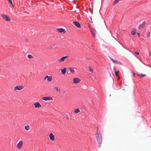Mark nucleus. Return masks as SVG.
Masks as SVG:
<instances>
[{
  "label": "nucleus",
  "instance_id": "1a4fd4ad",
  "mask_svg": "<svg viewBox=\"0 0 151 151\" xmlns=\"http://www.w3.org/2000/svg\"><path fill=\"white\" fill-rule=\"evenodd\" d=\"M23 142L22 141H20L17 145H16V147H17L19 149H20L22 145H23Z\"/></svg>",
  "mask_w": 151,
  "mask_h": 151
},
{
  "label": "nucleus",
  "instance_id": "6ab92c4d",
  "mask_svg": "<svg viewBox=\"0 0 151 151\" xmlns=\"http://www.w3.org/2000/svg\"><path fill=\"white\" fill-rule=\"evenodd\" d=\"M150 32L149 31H147V37H150Z\"/></svg>",
  "mask_w": 151,
  "mask_h": 151
},
{
  "label": "nucleus",
  "instance_id": "412c9836",
  "mask_svg": "<svg viewBox=\"0 0 151 151\" xmlns=\"http://www.w3.org/2000/svg\"><path fill=\"white\" fill-rule=\"evenodd\" d=\"M27 57L29 59H31L33 58V57L31 55H28L27 56Z\"/></svg>",
  "mask_w": 151,
  "mask_h": 151
},
{
  "label": "nucleus",
  "instance_id": "a878e982",
  "mask_svg": "<svg viewBox=\"0 0 151 151\" xmlns=\"http://www.w3.org/2000/svg\"><path fill=\"white\" fill-rule=\"evenodd\" d=\"M144 26L142 24L140 25L139 27V29H140L141 28L143 27Z\"/></svg>",
  "mask_w": 151,
  "mask_h": 151
},
{
  "label": "nucleus",
  "instance_id": "f03ea898",
  "mask_svg": "<svg viewBox=\"0 0 151 151\" xmlns=\"http://www.w3.org/2000/svg\"><path fill=\"white\" fill-rule=\"evenodd\" d=\"M24 88V86L23 85H17L14 87V89L15 91H20L23 89Z\"/></svg>",
  "mask_w": 151,
  "mask_h": 151
},
{
  "label": "nucleus",
  "instance_id": "423d86ee",
  "mask_svg": "<svg viewBox=\"0 0 151 151\" xmlns=\"http://www.w3.org/2000/svg\"><path fill=\"white\" fill-rule=\"evenodd\" d=\"M90 31L92 34L93 37L95 38L96 37V30L93 28H90Z\"/></svg>",
  "mask_w": 151,
  "mask_h": 151
},
{
  "label": "nucleus",
  "instance_id": "dca6fc26",
  "mask_svg": "<svg viewBox=\"0 0 151 151\" xmlns=\"http://www.w3.org/2000/svg\"><path fill=\"white\" fill-rule=\"evenodd\" d=\"M80 112V110L78 109H76L74 111V112L75 113H79Z\"/></svg>",
  "mask_w": 151,
  "mask_h": 151
},
{
  "label": "nucleus",
  "instance_id": "0eeeda50",
  "mask_svg": "<svg viewBox=\"0 0 151 151\" xmlns=\"http://www.w3.org/2000/svg\"><path fill=\"white\" fill-rule=\"evenodd\" d=\"M68 57L69 56L68 55L63 56V57H62L61 58H60L58 60V61L60 63H61L63 62H64V61L67 58H68Z\"/></svg>",
  "mask_w": 151,
  "mask_h": 151
},
{
  "label": "nucleus",
  "instance_id": "473e14b6",
  "mask_svg": "<svg viewBox=\"0 0 151 151\" xmlns=\"http://www.w3.org/2000/svg\"><path fill=\"white\" fill-rule=\"evenodd\" d=\"M117 77V81H118L119 79V76H118Z\"/></svg>",
  "mask_w": 151,
  "mask_h": 151
},
{
  "label": "nucleus",
  "instance_id": "b1692460",
  "mask_svg": "<svg viewBox=\"0 0 151 151\" xmlns=\"http://www.w3.org/2000/svg\"><path fill=\"white\" fill-rule=\"evenodd\" d=\"M110 79L111 80V81L113 83H114V79H113V78L111 76V75L110 74Z\"/></svg>",
  "mask_w": 151,
  "mask_h": 151
},
{
  "label": "nucleus",
  "instance_id": "cd10ccee",
  "mask_svg": "<svg viewBox=\"0 0 151 151\" xmlns=\"http://www.w3.org/2000/svg\"><path fill=\"white\" fill-rule=\"evenodd\" d=\"M141 77H144L145 76H146V75H145V74H141Z\"/></svg>",
  "mask_w": 151,
  "mask_h": 151
},
{
  "label": "nucleus",
  "instance_id": "20e7f679",
  "mask_svg": "<svg viewBox=\"0 0 151 151\" xmlns=\"http://www.w3.org/2000/svg\"><path fill=\"white\" fill-rule=\"evenodd\" d=\"M52 80V77L51 76H49L46 75L44 79V80L48 82H50Z\"/></svg>",
  "mask_w": 151,
  "mask_h": 151
},
{
  "label": "nucleus",
  "instance_id": "9b49d317",
  "mask_svg": "<svg viewBox=\"0 0 151 151\" xmlns=\"http://www.w3.org/2000/svg\"><path fill=\"white\" fill-rule=\"evenodd\" d=\"M50 138V140L54 141L55 140V136L52 133H51L49 135Z\"/></svg>",
  "mask_w": 151,
  "mask_h": 151
},
{
  "label": "nucleus",
  "instance_id": "72a5a7b5",
  "mask_svg": "<svg viewBox=\"0 0 151 151\" xmlns=\"http://www.w3.org/2000/svg\"><path fill=\"white\" fill-rule=\"evenodd\" d=\"M137 35H138V36L139 37L140 36V33H137Z\"/></svg>",
  "mask_w": 151,
  "mask_h": 151
},
{
  "label": "nucleus",
  "instance_id": "c9c22d12",
  "mask_svg": "<svg viewBox=\"0 0 151 151\" xmlns=\"http://www.w3.org/2000/svg\"><path fill=\"white\" fill-rule=\"evenodd\" d=\"M133 74H134V77H135V74L134 73Z\"/></svg>",
  "mask_w": 151,
  "mask_h": 151
},
{
  "label": "nucleus",
  "instance_id": "2eb2a0df",
  "mask_svg": "<svg viewBox=\"0 0 151 151\" xmlns=\"http://www.w3.org/2000/svg\"><path fill=\"white\" fill-rule=\"evenodd\" d=\"M69 70L70 72L72 73H75V71L74 69L72 68H69Z\"/></svg>",
  "mask_w": 151,
  "mask_h": 151
},
{
  "label": "nucleus",
  "instance_id": "f704fd0d",
  "mask_svg": "<svg viewBox=\"0 0 151 151\" xmlns=\"http://www.w3.org/2000/svg\"><path fill=\"white\" fill-rule=\"evenodd\" d=\"M149 55L150 56H151V52H150V53H149Z\"/></svg>",
  "mask_w": 151,
  "mask_h": 151
},
{
  "label": "nucleus",
  "instance_id": "39448f33",
  "mask_svg": "<svg viewBox=\"0 0 151 151\" xmlns=\"http://www.w3.org/2000/svg\"><path fill=\"white\" fill-rule=\"evenodd\" d=\"M81 81V80L78 78H75L73 79V83L76 84L80 82Z\"/></svg>",
  "mask_w": 151,
  "mask_h": 151
},
{
  "label": "nucleus",
  "instance_id": "f257e3e1",
  "mask_svg": "<svg viewBox=\"0 0 151 151\" xmlns=\"http://www.w3.org/2000/svg\"><path fill=\"white\" fill-rule=\"evenodd\" d=\"M96 137L97 138V142H98L99 145L100 146L102 141V137L101 134L99 133H98V130L96 134Z\"/></svg>",
  "mask_w": 151,
  "mask_h": 151
},
{
  "label": "nucleus",
  "instance_id": "6e6552de",
  "mask_svg": "<svg viewBox=\"0 0 151 151\" xmlns=\"http://www.w3.org/2000/svg\"><path fill=\"white\" fill-rule=\"evenodd\" d=\"M42 99L45 101H50L52 100V97L50 96L44 97L42 98Z\"/></svg>",
  "mask_w": 151,
  "mask_h": 151
},
{
  "label": "nucleus",
  "instance_id": "aec40b11",
  "mask_svg": "<svg viewBox=\"0 0 151 151\" xmlns=\"http://www.w3.org/2000/svg\"><path fill=\"white\" fill-rule=\"evenodd\" d=\"M136 31L134 30L132 31L131 32V34L132 35H135L136 34Z\"/></svg>",
  "mask_w": 151,
  "mask_h": 151
},
{
  "label": "nucleus",
  "instance_id": "5701e85b",
  "mask_svg": "<svg viewBox=\"0 0 151 151\" xmlns=\"http://www.w3.org/2000/svg\"><path fill=\"white\" fill-rule=\"evenodd\" d=\"M25 129L27 130H28L29 129V127L28 125L24 127Z\"/></svg>",
  "mask_w": 151,
  "mask_h": 151
},
{
  "label": "nucleus",
  "instance_id": "c756f323",
  "mask_svg": "<svg viewBox=\"0 0 151 151\" xmlns=\"http://www.w3.org/2000/svg\"><path fill=\"white\" fill-rule=\"evenodd\" d=\"M135 53L137 54V55H139V52H135Z\"/></svg>",
  "mask_w": 151,
  "mask_h": 151
},
{
  "label": "nucleus",
  "instance_id": "7ed1b4c3",
  "mask_svg": "<svg viewBox=\"0 0 151 151\" xmlns=\"http://www.w3.org/2000/svg\"><path fill=\"white\" fill-rule=\"evenodd\" d=\"M1 16L3 19L6 21L9 22L11 20L10 18L7 15H6L4 14H2Z\"/></svg>",
  "mask_w": 151,
  "mask_h": 151
},
{
  "label": "nucleus",
  "instance_id": "4be33fe9",
  "mask_svg": "<svg viewBox=\"0 0 151 151\" xmlns=\"http://www.w3.org/2000/svg\"><path fill=\"white\" fill-rule=\"evenodd\" d=\"M111 59L112 60V61L114 63H118V62L117 60H114L112 58H111Z\"/></svg>",
  "mask_w": 151,
  "mask_h": 151
},
{
  "label": "nucleus",
  "instance_id": "9d476101",
  "mask_svg": "<svg viewBox=\"0 0 151 151\" xmlns=\"http://www.w3.org/2000/svg\"><path fill=\"white\" fill-rule=\"evenodd\" d=\"M73 24L78 27L80 28L81 27L80 24L78 22L74 21L73 22Z\"/></svg>",
  "mask_w": 151,
  "mask_h": 151
},
{
  "label": "nucleus",
  "instance_id": "f3484780",
  "mask_svg": "<svg viewBox=\"0 0 151 151\" xmlns=\"http://www.w3.org/2000/svg\"><path fill=\"white\" fill-rule=\"evenodd\" d=\"M7 1L9 3V4H11L12 5V7H14V6L12 4V1H11V0H7Z\"/></svg>",
  "mask_w": 151,
  "mask_h": 151
},
{
  "label": "nucleus",
  "instance_id": "2f4dec72",
  "mask_svg": "<svg viewBox=\"0 0 151 151\" xmlns=\"http://www.w3.org/2000/svg\"><path fill=\"white\" fill-rule=\"evenodd\" d=\"M66 119H67L68 120L69 119V117L68 116H66Z\"/></svg>",
  "mask_w": 151,
  "mask_h": 151
},
{
  "label": "nucleus",
  "instance_id": "bb28decb",
  "mask_svg": "<svg viewBox=\"0 0 151 151\" xmlns=\"http://www.w3.org/2000/svg\"><path fill=\"white\" fill-rule=\"evenodd\" d=\"M119 72V71H115V75L116 77H117L118 76H119V75L118 74V73Z\"/></svg>",
  "mask_w": 151,
  "mask_h": 151
},
{
  "label": "nucleus",
  "instance_id": "e433bc0d",
  "mask_svg": "<svg viewBox=\"0 0 151 151\" xmlns=\"http://www.w3.org/2000/svg\"><path fill=\"white\" fill-rule=\"evenodd\" d=\"M89 28H90H90H91V27L90 26H89Z\"/></svg>",
  "mask_w": 151,
  "mask_h": 151
},
{
  "label": "nucleus",
  "instance_id": "f8f14e48",
  "mask_svg": "<svg viewBox=\"0 0 151 151\" xmlns=\"http://www.w3.org/2000/svg\"><path fill=\"white\" fill-rule=\"evenodd\" d=\"M57 30L58 32L60 33H65L66 32L65 29L61 28L57 29Z\"/></svg>",
  "mask_w": 151,
  "mask_h": 151
},
{
  "label": "nucleus",
  "instance_id": "a211bd4d",
  "mask_svg": "<svg viewBox=\"0 0 151 151\" xmlns=\"http://www.w3.org/2000/svg\"><path fill=\"white\" fill-rule=\"evenodd\" d=\"M89 71L91 73H93V69L91 67H88Z\"/></svg>",
  "mask_w": 151,
  "mask_h": 151
},
{
  "label": "nucleus",
  "instance_id": "ddd939ff",
  "mask_svg": "<svg viewBox=\"0 0 151 151\" xmlns=\"http://www.w3.org/2000/svg\"><path fill=\"white\" fill-rule=\"evenodd\" d=\"M35 107L36 108H39L41 106V105L38 102H37L34 104Z\"/></svg>",
  "mask_w": 151,
  "mask_h": 151
},
{
  "label": "nucleus",
  "instance_id": "c85d7f7f",
  "mask_svg": "<svg viewBox=\"0 0 151 151\" xmlns=\"http://www.w3.org/2000/svg\"><path fill=\"white\" fill-rule=\"evenodd\" d=\"M142 24L144 26L145 25V21H144Z\"/></svg>",
  "mask_w": 151,
  "mask_h": 151
},
{
  "label": "nucleus",
  "instance_id": "393cba45",
  "mask_svg": "<svg viewBox=\"0 0 151 151\" xmlns=\"http://www.w3.org/2000/svg\"><path fill=\"white\" fill-rule=\"evenodd\" d=\"M55 89L56 91H60V89H59L58 87H55Z\"/></svg>",
  "mask_w": 151,
  "mask_h": 151
},
{
  "label": "nucleus",
  "instance_id": "7c9ffc66",
  "mask_svg": "<svg viewBox=\"0 0 151 151\" xmlns=\"http://www.w3.org/2000/svg\"><path fill=\"white\" fill-rule=\"evenodd\" d=\"M137 75L139 77H140L141 78H142V77H141V74H137Z\"/></svg>",
  "mask_w": 151,
  "mask_h": 151
},
{
  "label": "nucleus",
  "instance_id": "4c0bfd02",
  "mask_svg": "<svg viewBox=\"0 0 151 151\" xmlns=\"http://www.w3.org/2000/svg\"><path fill=\"white\" fill-rule=\"evenodd\" d=\"M93 19H94V17H93Z\"/></svg>",
  "mask_w": 151,
  "mask_h": 151
},
{
  "label": "nucleus",
  "instance_id": "4468645a",
  "mask_svg": "<svg viewBox=\"0 0 151 151\" xmlns=\"http://www.w3.org/2000/svg\"><path fill=\"white\" fill-rule=\"evenodd\" d=\"M67 70V69L66 68H64L63 69H61V72L62 73L63 75L65 74L66 73Z\"/></svg>",
  "mask_w": 151,
  "mask_h": 151
}]
</instances>
